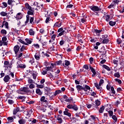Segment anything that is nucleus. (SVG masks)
<instances>
[{
  "mask_svg": "<svg viewBox=\"0 0 124 124\" xmlns=\"http://www.w3.org/2000/svg\"><path fill=\"white\" fill-rule=\"evenodd\" d=\"M25 93H30L29 88L28 87H23L20 88L18 93L20 94H25Z\"/></svg>",
  "mask_w": 124,
  "mask_h": 124,
  "instance_id": "2",
  "label": "nucleus"
},
{
  "mask_svg": "<svg viewBox=\"0 0 124 124\" xmlns=\"http://www.w3.org/2000/svg\"><path fill=\"white\" fill-rule=\"evenodd\" d=\"M67 108H68V109H73V105L69 104L67 106Z\"/></svg>",
  "mask_w": 124,
  "mask_h": 124,
  "instance_id": "44",
  "label": "nucleus"
},
{
  "mask_svg": "<svg viewBox=\"0 0 124 124\" xmlns=\"http://www.w3.org/2000/svg\"><path fill=\"white\" fill-rule=\"evenodd\" d=\"M60 45L62 46L64 44V41H61L60 42Z\"/></svg>",
  "mask_w": 124,
  "mask_h": 124,
  "instance_id": "62",
  "label": "nucleus"
},
{
  "mask_svg": "<svg viewBox=\"0 0 124 124\" xmlns=\"http://www.w3.org/2000/svg\"><path fill=\"white\" fill-rule=\"evenodd\" d=\"M113 120H114L115 123H117V121H118V118H117V116L115 115H113L112 117Z\"/></svg>",
  "mask_w": 124,
  "mask_h": 124,
  "instance_id": "37",
  "label": "nucleus"
},
{
  "mask_svg": "<svg viewBox=\"0 0 124 124\" xmlns=\"http://www.w3.org/2000/svg\"><path fill=\"white\" fill-rule=\"evenodd\" d=\"M100 41H102L103 44H107V43L109 42V40L108 39V38H107V35H102V37L100 38Z\"/></svg>",
  "mask_w": 124,
  "mask_h": 124,
  "instance_id": "3",
  "label": "nucleus"
},
{
  "mask_svg": "<svg viewBox=\"0 0 124 124\" xmlns=\"http://www.w3.org/2000/svg\"><path fill=\"white\" fill-rule=\"evenodd\" d=\"M34 5H36L37 7H40V5H39V3L37 2H35L34 3Z\"/></svg>",
  "mask_w": 124,
  "mask_h": 124,
  "instance_id": "52",
  "label": "nucleus"
},
{
  "mask_svg": "<svg viewBox=\"0 0 124 124\" xmlns=\"http://www.w3.org/2000/svg\"><path fill=\"white\" fill-rule=\"evenodd\" d=\"M41 101L43 102H45L46 103L47 102V100L45 99V96H42L40 99Z\"/></svg>",
  "mask_w": 124,
  "mask_h": 124,
  "instance_id": "19",
  "label": "nucleus"
},
{
  "mask_svg": "<svg viewBox=\"0 0 124 124\" xmlns=\"http://www.w3.org/2000/svg\"><path fill=\"white\" fill-rule=\"evenodd\" d=\"M104 83V80L103 79H101L99 81V85L98 83H95V87L97 88L98 90H100V91H101L102 90V88L100 87L101 86V85Z\"/></svg>",
  "mask_w": 124,
  "mask_h": 124,
  "instance_id": "4",
  "label": "nucleus"
},
{
  "mask_svg": "<svg viewBox=\"0 0 124 124\" xmlns=\"http://www.w3.org/2000/svg\"><path fill=\"white\" fill-rule=\"evenodd\" d=\"M25 41H26L27 43H28V44H31V41L29 39H26Z\"/></svg>",
  "mask_w": 124,
  "mask_h": 124,
  "instance_id": "46",
  "label": "nucleus"
},
{
  "mask_svg": "<svg viewBox=\"0 0 124 124\" xmlns=\"http://www.w3.org/2000/svg\"><path fill=\"white\" fill-rule=\"evenodd\" d=\"M103 111H104V106H102L100 108L99 112V113H103Z\"/></svg>",
  "mask_w": 124,
  "mask_h": 124,
  "instance_id": "25",
  "label": "nucleus"
},
{
  "mask_svg": "<svg viewBox=\"0 0 124 124\" xmlns=\"http://www.w3.org/2000/svg\"><path fill=\"white\" fill-rule=\"evenodd\" d=\"M46 71H53V67H52L51 66L46 67Z\"/></svg>",
  "mask_w": 124,
  "mask_h": 124,
  "instance_id": "17",
  "label": "nucleus"
},
{
  "mask_svg": "<svg viewBox=\"0 0 124 124\" xmlns=\"http://www.w3.org/2000/svg\"><path fill=\"white\" fill-rule=\"evenodd\" d=\"M61 93H62V91H61V90H57L56 91H55V93H54V95L55 96H56V95Z\"/></svg>",
  "mask_w": 124,
  "mask_h": 124,
  "instance_id": "22",
  "label": "nucleus"
},
{
  "mask_svg": "<svg viewBox=\"0 0 124 124\" xmlns=\"http://www.w3.org/2000/svg\"><path fill=\"white\" fill-rule=\"evenodd\" d=\"M1 16H3V17H4V16H7V13L5 12H1L0 13Z\"/></svg>",
  "mask_w": 124,
  "mask_h": 124,
  "instance_id": "29",
  "label": "nucleus"
},
{
  "mask_svg": "<svg viewBox=\"0 0 124 124\" xmlns=\"http://www.w3.org/2000/svg\"><path fill=\"white\" fill-rule=\"evenodd\" d=\"M113 62V63L114 64H116V65H118V63H119V61L118 60H114Z\"/></svg>",
  "mask_w": 124,
  "mask_h": 124,
  "instance_id": "48",
  "label": "nucleus"
},
{
  "mask_svg": "<svg viewBox=\"0 0 124 124\" xmlns=\"http://www.w3.org/2000/svg\"><path fill=\"white\" fill-rule=\"evenodd\" d=\"M28 83L29 84H34L35 82H34L31 78H29L28 80Z\"/></svg>",
  "mask_w": 124,
  "mask_h": 124,
  "instance_id": "35",
  "label": "nucleus"
},
{
  "mask_svg": "<svg viewBox=\"0 0 124 124\" xmlns=\"http://www.w3.org/2000/svg\"><path fill=\"white\" fill-rule=\"evenodd\" d=\"M36 93L37 94H39V95H41V94L43 93L42 92H41L39 89H36Z\"/></svg>",
  "mask_w": 124,
  "mask_h": 124,
  "instance_id": "15",
  "label": "nucleus"
},
{
  "mask_svg": "<svg viewBox=\"0 0 124 124\" xmlns=\"http://www.w3.org/2000/svg\"><path fill=\"white\" fill-rule=\"evenodd\" d=\"M27 14L28 15H33V10L32 9V11H28Z\"/></svg>",
  "mask_w": 124,
  "mask_h": 124,
  "instance_id": "36",
  "label": "nucleus"
},
{
  "mask_svg": "<svg viewBox=\"0 0 124 124\" xmlns=\"http://www.w3.org/2000/svg\"><path fill=\"white\" fill-rule=\"evenodd\" d=\"M108 113L109 114V116H111V117H112V116H113V111L109 110V111H108Z\"/></svg>",
  "mask_w": 124,
  "mask_h": 124,
  "instance_id": "55",
  "label": "nucleus"
},
{
  "mask_svg": "<svg viewBox=\"0 0 124 124\" xmlns=\"http://www.w3.org/2000/svg\"><path fill=\"white\" fill-rule=\"evenodd\" d=\"M61 26H62V23H60V24H59V22H56L54 24V27H58V28H60V27H61Z\"/></svg>",
  "mask_w": 124,
  "mask_h": 124,
  "instance_id": "24",
  "label": "nucleus"
},
{
  "mask_svg": "<svg viewBox=\"0 0 124 124\" xmlns=\"http://www.w3.org/2000/svg\"><path fill=\"white\" fill-rule=\"evenodd\" d=\"M94 107L95 108H97V106H99V105H100L101 103H100V101H99V100H96L95 101V104H94Z\"/></svg>",
  "mask_w": 124,
  "mask_h": 124,
  "instance_id": "9",
  "label": "nucleus"
},
{
  "mask_svg": "<svg viewBox=\"0 0 124 124\" xmlns=\"http://www.w3.org/2000/svg\"><path fill=\"white\" fill-rule=\"evenodd\" d=\"M17 67H20V68H26V65H23L22 64H20L17 66Z\"/></svg>",
  "mask_w": 124,
  "mask_h": 124,
  "instance_id": "31",
  "label": "nucleus"
},
{
  "mask_svg": "<svg viewBox=\"0 0 124 124\" xmlns=\"http://www.w3.org/2000/svg\"><path fill=\"white\" fill-rule=\"evenodd\" d=\"M3 80L4 82H9V80H10V77H9V76L7 75L4 77Z\"/></svg>",
  "mask_w": 124,
  "mask_h": 124,
  "instance_id": "12",
  "label": "nucleus"
},
{
  "mask_svg": "<svg viewBox=\"0 0 124 124\" xmlns=\"http://www.w3.org/2000/svg\"><path fill=\"white\" fill-rule=\"evenodd\" d=\"M89 67H90V69L91 70V71H92V72L93 73H96V72H95V70H94V69L93 67L90 66Z\"/></svg>",
  "mask_w": 124,
  "mask_h": 124,
  "instance_id": "38",
  "label": "nucleus"
},
{
  "mask_svg": "<svg viewBox=\"0 0 124 124\" xmlns=\"http://www.w3.org/2000/svg\"><path fill=\"white\" fill-rule=\"evenodd\" d=\"M89 61L90 62V63H93V58L91 57L89 59Z\"/></svg>",
  "mask_w": 124,
  "mask_h": 124,
  "instance_id": "56",
  "label": "nucleus"
},
{
  "mask_svg": "<svg viewBox=\"0 0 124 124\" xmlns=\"http://www.w3.org/2000/svg\"><path fill=\"white\" fill-rule=\"evenodd\" d=\"M92 106H94V104H92V105H88L87 106V108H88L89 109H90V108H91Z\"/></svg>",
  "mask_w": 124,
  "mask_h": 124,
  "instance_id": "57",
  "label": "nucleus"
},
{
  "mask_svg": "<svg viewBox=\"0 0 124 124\" xmlns=\"http://www.w3.org/2000/svg\"><path fill=\"white\" fill-rule=\"evenodd\" d=\"M18 123L19 124H26V120L23 118H21L18 121Z\"/></svg>",
  "mask_w": 124,
  "mask_h": 124,
  "instance_id": "14",
  "label": "nucleus"
},
{
  "mask_svg": "<svg viewBox=\"0 0 124 124\" xmlns=\"http://www.w3.org/2000/svg\"><path fill=\"white\" fill-rule=\"evenodd\" d=\"M2 41L3 45H7V38L6 37H3L2 38Z\"/></svg>",
  "mask_w": 124,
  "mask_h": 124,
  "instance_id": "8",
  "label": "nucleus"
},
{
  "mask_svg": "<svg viewBox=\"0 0 124 124\" xmlns=\"http://www.w3.org/2000/svg\"><path fill=\"white\" fill-rule=\"evenodd\" d=\"M16 17L17 18V19H18L19 20L20 19H22V14L21 13H18L17 15H16Z\"/></svg>",
  "mask_w": 124,
  "mask_h": 124,
  "instance_id": "18",
  "label": "nucleus"
},
{
  "mask_svg": "<svg viewBox=\"0 0 124 124\" xmlns=\"http://www.w3.org/2000/svg\"><path fill=\"white\" fill-rule=\"evenodd\" d=\"M11 65H12V63H10L8 61H5L4 62V67H5V70H6L8 68H11Z\"/></svg>",
  "mask_w": 124,
  "mask_h": 124,
  "instance_id": "5",
  "label": "nucleus"
},
{
  "mask_svg": "<svg viewBox=\"0 0 124 124\" xmlns=\"http://www.w3.org/2000/svg\"><path fill=\"white\" fill-rule=\"evenodd\" d=\"M106 20L107 21V22H109V20H110V16L109 15H107L106 16Z\"/></svg>",
  "mask_w": 124,
  "mask_h": 124,
  "instance_id": "40",
  "label": "nucleus"
},
{
  "mask_svg": "<svg viewBox=\"0 0 124 124\" xmlns=\"http://www.w3.org/2000/svg\"><path fill=\"white\" fill-rule=\"evenodd\" d=\"M32 76L33 79H34V80H35L36 79V77H37V73H36V72H33L32 74Z\"/></svg>",
  "mask_w": 124,
  "mask_h": 124,
  "instance_id": "16",
  "label": "nucleus"
},
{
  "mask_svg": "<svg viewBox=\"0 0 124 124\" xmlns=\"http://www.w3.org/2000/svg\"><path fill=\"white\" fill-rule=\"evenodd\" d=\"M42 53V56H43V58H44V57H47V58H49L50 57L49 54H48L47 53H45L43 51Z\"/></svg>",
  "mask_w": 124,
  "mask_h": 124,
  "instance_id": "23",
  "label": "nucleus"
},
{
  "mask_svg": "<svg viewBox=\"0 0 124 124\" xmlns=\"http://www.w3.org/2000/svg\"><path fill=\"white\" fill-rule=\"evenodd\" d=\"M114 80H115L116 82H117L120 85L122 84V80L119 78H115Z\"/></svg>",
  "mask_w": 124,
  "mask_h": 124,
  "instance_id": "30",
  "label": "nucleus"
},
{
  "mask_svg": "<svg viewBox=\"0 0 124 124\" xmlns=\"http://www.w3.org/2000/svg\"><path fill=\"white\" fill-rule=\"evenodd\" d=\"M20 111V108H14V111H13V114L14 115H16L18 112Z\"/></svg>",
  "mask_w": 124,
  "mask_h": 124,
  "instance_id": "13",
  "label": "nucleus"
},
{
  "mask_svg": "<svg viewBox=\"0 0 124 124\" xmlns=\"http://www.w3.org/2000/svg\"><path fill=\"white\" fill-rule=\"evenodd\" d=\"M109 24L110 26H111L112 27H113V26H115L116 25V22L110 21H109Z\"/></svg>",
  "mask_w": 124,
  "mask_h": 124,
  "instance_id": "27",
  "label": "nucleus"
},
{
  "mask_svg": "<svg viewBox=\"0 0 124 124\" xmlns=\"http://www.w3.org/2000/svg\"><path fill=\"white\" fill-rule=\"evenodd\" d=\"M4 25H5L6 29H8V22H6Z\"/></svg>",
  "mask_w": 124,
  "mask_h": 124,
  "instance_id": "63",
  "label": "nucleus"
},
{
  "mask_svg": "<svg viewBox=\"0 0 124 124\" xmlns=\"http://www.w3.org/2000/svg\"><path fill=\"white\" fill-rule=\"evenodd\" d=\"M35 58L36 60H39V59H40V55L36 53L35 55Z\"/></svg>",
  "mask_w": 124,
  "mask_h": 124,
  "instance_id": "33",
  "label": "nucleus"
},
{
  "mask_svg": "<svg viewBox=\"0 0 124 124\" xmlns=\"http://www.w3.org/2000/svg\"><path fill=\"white\" fill-rule=\"evenodd\" d=\"M114 77H117V78H120L121 77V75H120V73L117 72L114 74Z\"/></svg>",
  "mask_w": 124,
  "mask_h": 124,
  "instance_id": "32",
  "label": "nucleus"
},
{
  "mask_svg": "<svg viewBox=\"0 0 124 124\" xmlns=\"http://www.w3.org/2000/svg\"><path fill=\"white\" fill-rule=\"evenodd\" d=\"M87 21V19L85 18H82L81 19V23H85Z\"/></svg>",
  "mask_w": 124,
  "mask_h": 124,
  "instance_id": "54",
  "label": "nucleus"
},
{
  "mask_svg": "<svg viewBox=\"0 0 124 124\" xmlns=\"http://www.w3.org/2000/svg\"><path fill=\"white\" fill-rule=\"evenodd\" d=\"M73 109H74L75 111H77L78 110V107H77L76 105H73Z\"/></svg>",
  "mask_w": 124,
  "mask_h": 124,
  "instance_id": "34",
  "label": "nucleus"
},
{
  "mask_svg": "<svg viewBox=\"0 0 124 124\" xmlns=\"http://www.w3.org/2000/svg\"><path fill=\"white\" fill-rule=\"evenodd\" d=\"M30 35H34V31L32 29H30L29 31Z\"/></svg>",
  "mask_w": 124,
  "mask_h": 124,
  "instance_id": "26",
  "label": "nucleus"
},
{
  "mask_svg": "<svg viewBox=\"0 0 124 124\" xmlns=\"http://www.w3.org/2000/svg\"><path fill=\"white\" fill-rule=\"evenodd\" d=\"M25 49H26V48L25 47V46H22V47L20 48L21 52H23V51H24Z\"/></svg>",
  "mask_w": 124,
  "mask_h": 124,
  "instance_id": "51",
  "label": "nucleus"
},
{
  "mask_svg": "<svg viewBox=\"0 0 124 124\" xmlns=\"http://www.w3.org/2000/svg\"><path fill=\"white\" fill-rule=\"evenodd\" d=\"M55 38H56V35L54 34L53 36L51 37V39L53 41H55Z\"/></svg>",
  "mask_w": 124,
  "mask_h": 124,
  "instance_id": "61",
  "label": "nucleus"
},
{
  "mask_svg": "<svg viewBox=\"0 0 124 124\" xmlns=\"http://www.w3.org/2000/svg\"><path fill=\"white\" fill-rule=\"evenodd\" d=\"M103 67L105 68V69H106L108 71H110L111 70V69H110V67H109L108 66L106 65H103Z\"/></svg>",
  "mask_w": 124,
  "mask_h": 124,
  "instance_id": "21",
  "label": "nucleus"
},
{
  "mask_svg": "<svg viewBox=\"0 0 124 124\" xmlns=\"http://www.w3.org/2000/svg\"><path fill=\"white\" fill-rule=\"evenodd\" d=\"M25 7L27 8V9H29V10H30L31 11H32V9L31 8V7L30 6L29 3H25Z\"/></svg>",
  "mask_w": 124,
  "mask_h": 124,
  "instance_id": "11",
  "label": "nucleus"
},
{
  "mask_svg": "<svg viewBox=\"0 0 124 124\" xmlns=\"http://www.w3.org/2000/svg\"><path fill=\"white\" fill-rule=\"evenodd\" d=\"M45 65H46V66H51V63H49L47 62H45Z\"/></svg>",
  "mask_w": 124,
  "mask_h": 124,
  "instance_id": "47",
  "label": "nucleus"
},
{
  "mask_svg": "<svg viewBox=\"0 0 124 124\" xmlns=\"http://www.w3.org/2000/svg\"><path fill=\"white\" fill-rule=\"evenodd\" d=\"M18 99H25V98H26V97L24 96H19L18 97Z\"/></svg>",
  "mask_w": 124,
  "mask_h": 124,
  "instance_id": "59",
  "label": "nucleus"
},
{
  "mask_svg": "<svg viewBox=\"0 0 124 124\" xmlns=\"http://www.w3.org/2000/svg\"><path fill=\"white\" fill-rule=\"evenodd\" d=\"M63 114L68 117H71V114L67 111H63Z\"/></svg>",
  "mask_w": 124,
  "mask_h": 124,
  "instance_id": "20",
  "label": "nucleus"
},
{
  "mask_svg": "<svg viewBox=\"0 0 124 124\" xmlns=\"http://www.w3.org/2000/svg\"><path fill=\"white\" fill-rule=\"evenodd\" d=\"M13 1H14L13 0H8V4H9V5H11Z\"/></svg>",
  "mask_w": 124,
  "mask_h": 124,
  "instance_id": "43",
  "label": "nucleus"
},
{
  "mask_svg": "<svg viewBox=\"0 0 124 124\" xmlns=\"http://www.w3.org/2000/svg\"><path fill=\"white\" fill-rule=\"evenodd\" d=\"M90 9H91V10L93 11V12H95L97 11H101V8L98 7V6H90Z\"/></svg>",
  "mask_w": 124,
  "mask_h": 124,
  "instance_id": "6",
  "label": "nucleus"
},
{
  "mask_svg": "<svg viewBox=\"0 0 124 124\" xmlns=\"http://www.w3.org/2000/svg\"><path fill=\"white\" fill-rule=\"evenodd\" d=\"M69 64H70V62H69V61H65V65H66V66H68Z\"/></svg>",
  "mask_w": 124,
  "mask_h": 124,
  "instance_id": "42",
  "label": "nucleus"
},
{
  "mask_svg": "<svg viewBox=\"0 0 124 124\" xmlns=\"http://www.w3.org/2000/svg\"><path fill=\"white\" fill-rule=\"evenodd\" d=\"M20 54L19 55H17L16 56H17V58H21V57H22V56H23V53L20 52Z\"/></svg>",
  "mask_w": 124,
  "mask_h": 124,
  "instance_id": "58",
  "label": "nucleus"
},
{
  "mask_svg": "<svg viewBox=\"0 0 124 124\" xmlns=\"http://www.w3.org/2000/svg\"><path fill=\"white\" fill-rule=\"evenodd\" d=\"M117 41L118 44H121V43H122L123 41H122L121 39H117Z\"/></svg>",
  "mask_w": 124,
  "mask_h": 124,
  "instance_id": "64",
  "label": "nucleus"
},
{
  "mask_svg": "<svg viewBox=\"0 0 124 124\" xmlns=\"http://www.w3.org/2000/svg\"><path fill=\"white\" fill-rule=\"evenodd\" d=\"M73 7V5L72 4H70V5H68L67 6H66V8H71Z\"/></svg>",
  "mask_w": 124,
  "mask_h": 124,
  "instance_id": "60",
  "label": "nucleus"
},
{
  "mask_svg": "<svg viewBox=\"0 0 124 124\" xmlns=\"http://www.w3.org/2000/svg\"><path fill=\"white\" fill-rule=\"evenodd\" d=\"M1 33H2V34H6V33H7V32L6 31V30L3 29L1 30Z\"/></svg>",
  "mask_w": 124,
  "mask_h": 124,
  "instance_id": "41",
  "label": "nucleus"
},
{
  "mask_svg": "<svg viewBox=\"0 0 124 124\" xmlns=\"http://www.w3.org/2000/svg\"><path fill=\"white\" fill-rule=\"evenodd\" d=\"M57 120L59 124H62V119L60 117H57Z\"/></svg>",
  "mask_w": 124,
  "mask_h": 124,
  "instance_id": "28",
  "label": "nucleus"
},
{
  "mask_svg": "<svg viewBox=\"0 0 124 124\" xmlns=\"http://www.w3.org/2000/svg\"><path fill=\"white\" fill-rule=\"evenodd\" d=\"M32 109H31L29 111V112H28L27 115L29 116V117H30V116H31V115H32Z\"/></svg>",
  "mask_w": 124,
  "mask_h": 124,
  "instance_id": "39",
  "label": "nucleus"
},
{
  "mask_svg": "<svg viewBox=\"0 0 124 124\" xmlns=\"http://www.w3.org/2000/svg\"><path fill=\"white\" fill-rule=\"evenodd\" d=\"M19 50H20V46H19L16 45L14 46V51L16 56H17V55L18 54V52H19Z\"/></svg>",
  "mask_w": 124,
  "mask_h": 124,
  "instance_id": "7",
  "label": "nucleus"
},
{
  "mask_svg": "<svg viewBox=\"0 0 124 124\" xmlns=\"http://www.w3.org/2000/svg\"><path fill=\"white\" fill-rule=\"evenodd\" d=\"M8 102L9 104H13L14 103V101H13V100H10V99H9L8 100Z\"/></svg>",
  "mask_w": 124,
  "mask_h": 124,
  "instance_id": "49",
  "label": "nucleus"
},
{
  "mask_svg": "<svg viewBox=\"0 0 124 124\" xmlns=\"http://www.w3.org/2000/svg\"><path fill=\"white\" fill-rule=\"evenodd\" d=\"M110 90L112 93H113L114 94H115V93H116V92H115V90L114 89V87H111L110 88Z\"/></svg>",
  "mask_w": 124,
  "mask_h": 124,
  "instance_id": "50",
  "label": "nucleus"
},
{
  "mask_svg": "<svg viewBox=\"0 0 124 124\" xmlns=\"http://www.w3.org/2000/svg\"><path fill=\"white\" fill-rule=\"evenodd\" d=\"M76 88L78 91H82L83 90L84 92H88V90H91V87L88 85H85L84 87L81 85H77Z\"/></svg>",
  "mask_w": 124,
  "mask_h": 124,
  "instance_id": "1",
  "label": "nucleus"
},
{
  "mask_svg": "<svg viewBox=\"0 0 124 124\" xmlns=\"http://www.w3.org/2000/svg\"><path fill=\"white\" fill-rule=\"evenodd\" d=\"M18 41H19V42H20V43H22V44L27 45V43H25V42H24V41L22 40V39H19Z\"/></svg>",
  "mask_w": 124,
  "mask_h": 124,
  "instance_id": "45",
  "label": "nucleus"
},
{
  "mask_svg": "<svg viewBox=\"0 0 124 124\" xmlns=\"http://www.w3.org/2000/svg\"><path fill=\"white\" fill-rule=\"evenodd\" d=\"M29 88H30V89H33V88H34V85H33V84H31L29 85Z\"/></svg>",
  "mask_w": 124,
  "mask_h": 124,
  "instance_id": "53",
  "label": "nucleus"
},
{
  "mask_svg": "<svg viewBox=\"0 0 124 124\" xmlns=\"http://www.w3.org/2000/svg\"><path fill=\"white\" fill-rule=\"evenodd\" d=\"M101 31H102L98 30L96 29L93 31V32L94 33V35H98V34L100 33V32H101Z\"/></svg>",
  "mask_w": 124,
  "mask_h": 124,
  "instance_id": "10",
  "label": "nucleus"
}]
</instances>
